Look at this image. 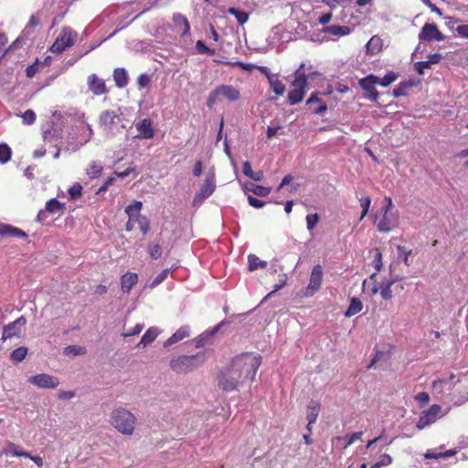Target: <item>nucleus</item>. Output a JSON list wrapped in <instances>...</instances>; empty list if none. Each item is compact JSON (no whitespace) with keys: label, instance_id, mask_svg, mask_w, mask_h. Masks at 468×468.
<instances>
[{"label":"nucleus","instance_id":"f257e3e1","mask_svg":"<svg viewBox=\"0 0 468 468\" xmlns=\"http://www.w3.org/2000/svg\"><path fill=\"white\" fill-rule=\"evenodd\" d=\"M261 364L258 354L246 353L235 357L231 364L220 372L218 386L226 391H232L253 380Z\"/></svg>","mask_w":468,"mask_h":468},{"label":"nucleus","instance_id":"f03ea898","mask_svg":"<svg viewBox=\"0 0 468 468\" xmlns=\"http://www.w3.org/2000/svg\"><path fill=\"white\" fill-rule=\"evenodd\" d=\"M136 422V417L130 410L122 407L112 410L110 414V423L123 435H132Z\"/></svg>","mask_w":468,"mask_h":468},{"label":"nucleus","instance_id":"7ed1b4c3","mask_svg":"<svg viewBox=\"0 0 468 468\" xmlns=\"http://www.w3.org/2000/svg\"><path fill=\"white\" fill-rule=\"evenodd\" d=\"M396 279H383L380 282L377 281V272L372 273L368 280L364 281L363 288L367 290L371 295L379 293L382 299L388 301L393 297L391 290L392 285L395 283Z\"/></svg>","mask_w":468,"mask_h":468},{"label":"nucleus","instance_id":"20e7f679","mask_svg":"<svg viewBox=\"0 0 468 468\" xmlns=\"http://www.w3.org/2000/svg\"><path fill=\"white\" fill-rule=\"evenodd\" d=\"M239 99L240 91L237 87L229 84H221L209 93L207 100V106L212 109L218 101H227L234 102Z\"/></svg>","mask_w":468,"mask_h":468},{"label":"nucleus","instance_id":"39448f33","mask_svg":"<svg viewBox=\"0 0 468 468\" xmlns=\"http://www.w3.org/2000/svg\"><path fill=\"white\" fill-rule=\"evenodd\" d=\"M205 359L206 356L204 353H197L192 356H180L171 360L170 367L177 373H186L198 367L204 363Z\"/></svg>","mask_w":468,"mask_h":468},{"label":"nucleus","instance_id":"423d86ee","mask_svg":"<svg viewBox=\"0 0 468 468\" xmlns=\"http://www.w3.org/2000/svg\"><path fill=\"white\" fill-rule=\"evenodd\" d=\"M387 205L382 208V218L377 223L378 230L388 232L399 226V212L394 208L390 197L385 198Z\"/></svg>","mask_w":468,"mask_h":468},{"label":"nucleus","instance_id":"0eeeda50","mask_svg":"<svg viewBox=\"0 0 468 468\" xmlns=\"http://www.w3.org/2000/svg\"><path fill=\"white\" fill-rule=\"evenodd\" d=\"M307 79L303 71V65L295 71L294 80L291 84V90L288 93V100L292 105L303 101L306 93Z\"/></svg>","mask_w":468,"mask_h":468},{"label":"nucleus","instance_id":"6e6552de","mask_svg":"<svg viewBox=\"0 0 468 468\" xmlns=\"http://www.w3.org/2000/svg\"><path fill=\"white\" fill-rule=\"evenodd\" d=\"M122 122L121 113L119 111L104 110L99 116L100 129L110 137L115 135L118 125Z\"/></svg>","mask_w":468,"mask_h":468},{"label":"nucleus","instance_id":"1a4fd4ad","mask_svg":"<svg viewBox=\"0 0 468 468\" xmlns=\"http://www.w3.org/2000/svg\"><path fill=\"white\" fill-rule=\"evenodd\" d=\"M77 33L69 27H63L53 45L50 51L53 53H61L67 48L74 45L77 39Z\"/></svg>","mask_w":468,"mask_h":468},{"label":"nucleus","instance_id":"9d476101","mask_svg":"<svg viewBox=\"0 0 468 468\" xmlns=\"http://www.w3.org/2000/svg\"><path fill=\"white\" fill-rule=\"evenodd\" d=\"M216 189V180L215 174L213 172H209L204 183L201 185L199 191L194 197L193 205L198 207L202 204V202L210 197Z\"/></svg>","mask_w":468,"mask_h":468},{"label":"nucleus","instance_id":"9b49d317","mask_svg":"<svg viewBox=\"0 0 468 468\" xmlns=\"http://www.w3.org/2000/svg\"><path fill=\"white\" fill-rule=\"evenodd\" d=\"M27 381L38 388H56L60 385V380L58 377L41 373L28 378Z\"/></svg>","mask_w":468,"mask_h":468},{"label":"nucleus","instance_id":"f8f14e48","mask_svg":"<svg viewBox=\"0 0 468 468\" xmlns=\"http://www.w3.org/2000/svg\"><path fill=\"white\" fill-rule=\"evenodd\" d=\"M441 407L438 404H433L430 409L423 411L416 424L419 430L434 423L441 416Z\"/></svg>","mask_w":468,"mask_h":468},{"label":"nucleus","instance_id":"ddd939ff","mask_svg":"<svg viewBox=\"0 0 468 468\" xmlns=\"http://www.w3.org/2000/svg\"><path fill=\"white\" fill-rule=\"evenodd\" d=\"M444 38V35L439 30L438 27L431 23H426L419 34L420 41H442Z\"/></svg>","mask_w":468,"mask_h":468},{"label":"nucleus","instance_id":"4468645a","mask_svg":"<svg viewBox=\"0 0 468 468\" xmlns=\"http://www.w3.org/2000/svg\"><path fill=\"white\" fill-rule=\"evenodd\" d=\"M27 320L24 316L17 318L16 321L5 325L3 329L2 339L6 340L14 336H18L22 329L25 327Z\"/></svg>","mask_w":468,"mask_h":468},{"label":"nucleus","instance_id":"2eb2a0df","mask_svg":"<svg viewBox=\"0 0 468 468\" xmlns=\"http://www.w3.org/2000/svg\"><path fill=\"white\" fill-rule=\"evenodd\" d=\"M323 282V268L321 265H315L311 272L309 284L306 288L307 294L313 295L321 288Z\"/></svg>","mask_w":468,"mask_h":468},{"label":"nucleus","instance_id":"dca6fc26","mask_svg":"<svg viewBox=\"0 0 468 468\" xmlns=\"http://www.w3.org/2000/svg\"><path fill=\"white\" fill-rule=\"evenodd\" d=\"M64 208L65 204L58 201L56 198H52L46 203L45 209L38 212L37 220L44 221L47 218L48 213L56 214L63 211Z\"/></svg>","mask_w":468,"mask_h":468},{"label":"nucleus","instance_id":"f3484780","mask_svg":"<svg viewBox=\"0 0 468 468\" xmlns=\"http://www.w3.org/2000/svg\"><path fill=\"white\" fill-rule=\"evenodd\" d=\"M379 77L375 75H368L359 80L360 87L365 90L367 93H374L372 101H377L378 93L375 89V86L378 83Z\"/></svg>","mask_w":468,"mask_h":468},{"label":"nucleus","instance_id":"a211bd4d","mask_svg":"<svg viewBox=\"0 0 468 468\" xmlns=\"http://www.w3.org/2000/svg\"><path fill=\"white\" fill-rule=\"evenodd\" d=\"M87 83L89 89L94 95H102L106 92L105 82L100 79L96 74H91L88 77Z\"/></svg>","mask_w":468,"mask_h":468},{"label":"nucleus","instance_id":"6ab92c4d","mask_svg":"<svg viewBox=\"0 0 468 468\" xmlns=\"http://www.w3.org/2000/svg\"><path fill=\"white\" fill-rule=\"evenodd\" d=\"M136 130L138 131L136 137L139 139H151L154 135L151 121L149 119H144L139 122L136 124Z\"/></svg>","mask_w":468,"mask_h":468},{"label":"nucleus","instance_id":"aec40b11","mask_svg":"<svg viewBox=\"0 0 468 468\" xmlns=\"http://www.w3.org/2000/svg\"><path fill=\"white\" fill-rule=\"evenodd\" d=\"M221 323L215 325L212 329L203 332L198 337L195 339L196 346L202 347L206 345L211 344V338L219 331Z\"/></svg>","mask_w":468,"mask_h":468},{"label":"nucleus","instance_id":"412c9836","mask_svg":"<svg viewBox=\"0 0 468 468\" xmlns=\"http://www.w3.org/2000/svg\"><path fill=\"white\" fill-rule=\"evenodd\" d=\"M190 335L189 326H181L176 333L173 334L164 344L165 347H168L177 342L188 337Z\"/></svg>","mask_w":468,"mask_h":468},{"label":"nucleus","instance_id":"4be33fe9","mask_svg":"<svg viewBox=\"0 0 468 468\" xmlns=\"http://www.w3.org/2000/svg\"><path fill=\"white\" fill-rule=\"evenodd\" d=\"M0 236L4 237H16V238H27V234L20 229L13 227L8 224H0Z\"/></svg>","mask_w":468,"mask_h":468},{"label":"nucleus","instance_id":"5701e85b","mask_svg":"<svg viewBox=\"0 0 468 468\" xmlns=\"http://www.w3.org/2000/svg\"><path fill=\"white\" fill-rule=\"evenodd\" d=\"M138 282L136 273L126 272L121 277V288L123 292L128 293L133 285Z\"/></svg>","mask_w":468,"mask_h":468},{"label":"nucleus","instance_id":"b1692460","mask_svg":"<svg viewBox=\"0 0 468 468\" xmlns=\"http://www.w3.org/2000/svg\"><path fill=\"white\" fill-rule=\"evenodd\" d=\"M173 22L175 24V27L178 32H180L182 35H187L190 30V26L186 18L181 14H174L173 16Z\"/></svg>","mask_w":468,"mask_h":468},{"label":"nucleus","instance_id":"393cba45","mask_svg":"<svg viewBox=\"0 0 468 468\" xmlns=\"http://www.w3.org/2000/svg\"><path fill=\"white\" fill-rule=\"evenodd\" d=\"M160 333L161 330L155 326L148 328L147 331L142 336V339L138 344V346L145 347L146 346L150 345L156 339Z\"/></svg>","mask_w":468,"mask_h":468},{"label":"nucleus","instance_id":"a878e982","mask_svg":"<svg viewBox=\"0 0 468 468\" xmlns=\"http://www.w3.org/2000/svg\"><path fill=\"white\" fill-rule=\"evenodd\" d=\"M103 170V166L99 161H91L87 165L85 172L90 179L98 178Z\"/></svg>","mask_w":468,"mask_h":468},{"label":"nucleus","instance_id":"bb28decb","mask_svg":"<svg viewBox=\"0 0 468 468\" xmlns=\"http://www.w3.org/2000/svg\"><path fill=\"white\" fill-rule=\"evenodd\" d=\"M382 47H383V41L378 36L372 37L369 39V41L367 43V46H366L367 52L370 55H375V54L378 53L382 49Z\"/></svg>","mask_w":468,"mask_h":468},{"label":"nucleus","instance_id":"cd10ccee","mask_svg":"<svg viewBox=\"0 0 468 468\" xmlns=\"http://www.w3.org/2000/svg\"><path fill=\"white\" fill-rule=\"evenodd\" d=\"M456 454V451L455 450H448V451H445V452H436L435 450H428L425 453H424V458L425 459H435V460H438V459H445V458H449V457H452Z\"/></svg>","mask_w":468,"mask_h":468},{"label":"nucleus","instance_id":"c85d7f7f","mask_svg":"<svg viewBox=\"0 0 468 468\" xmlns=\"http://www.w3.org/2000/svg\"><path fill=\"white\" fill-rule=\"evenodd\" d=\"M324 32L336 37H342L350 34L351 29L349 27L346 26L331 25L326 27L324 29Z\"/></svg>","mask_w":468,"mask_h":468},{"label":"nucleus","instance_id":"c756f323","mask_svg":"<svg viewBox=\"0 0 468 468\" xmlns=\"http://www.w3.org/2000/svg\"><path fill=\"white\" fill-rule=\"evenodd\" d=\"M113 79L116 86L119 88H123L128 84V74L122 68H118L114 70Z\"/></svg>","mask_w":468,"mask_h":468},{"label":"nucleus","instance_id":"7c9ffc66","mask_svg":"<svg viewBox=\"0 0 468 468\" xmlns=\"http://www.w3.org/2000/svg\"><path fill=\"white\" fill-rule=\"evenodd\" d=\"M362 308H363L362 302L359 299L353 297L351 299L348 308L346 309V311L345 313V316L346 317L354 316L356 314L360 313L362 311Z\"/></svg>","mask_w":468,"mask_h":468},{"label":"nucleus","instance_id":"2f4dec72","mask_svg":"<svg viewBox=\"0 0 468 468\" xmlns=\"http://www.w3.org/2000/svg\"><path fill=\"white\" fill-rule=\"evenodd\" d=\"M320 410V404L316 401H311L307 406V420H309V425H313L318 417Z\"/></svg>","mask_w":468,"mask_h":468},{"label":"nucleus","instance_id":"473e14b6","mask_svg":"<svg viewBox=\"0 0 468 468\" xmlns=\"http://www.w3.org/2000/svg\"><path fill=\"white\" fill-rule=\"evenodd\" d=\"M268 82L275 94L282 95L285 92V85L279 80L278 75L269 77Z\"/></svg>","mask_w":468,"mask_h":468},{"label":"nucleus","instance_id":"72a5a7b5","mask_svg":"<svg viewBox=\"0 0 468 468\" xmlns=\"http://www.w3.org/2000/svg\"><path fill=\"white\" fill-rule=\"evenodd\" d=\"M249 271H253L258 269H264L267 267V261L260 260L256 255L250 254L248 256Z\"/></svg>","mask_w":468,"mask_h":468},{"label":"nucleus","instance_id":"f704fd0d","mask_svg":"<svg viewBox=\"0 0 468 468\" xmlns=\"http://www.w3.org/2000/svg\"><path fill=\"white\" fill-rule=\"evenodd\" d=\"M245 188L247 191L252 192L253 194L259 197H267L271 192V189L269 187L258 186L253 183L246 184Z\"/></svg>","mask_w":468,"mask_h":468},{"label":"nucleus","instance_id":"c9c22d12","mask_svg":"<svg viewBox=\"0 0 468 468\" xmlns=\"http://www.w3.org/2000/svg\"><path fill=\"white\" fill-rule=\"evenodd\" d=\"M4 452L5 454H11L16 457H29V453L22 450L20 446H17L12 442H9L5 449Z\"/></svg>","mask_w":468,"mask_h":468},{"label":"nucleus","instance_id":"e433bc0d","mask_svg":"<svg viewBox=\"0 0 468 468\" xmlns=\"http://www.w3.org/2000/svg\"><path fill=\"white\" fill-rule=\"evenodd\" d=\"M243 174L254 181H261L263 178V173L261 171L254 172L250 162L243 164Z\"/></svg>","mask_w":468,"mask_h":468},{"label":"nucleus","instance_id":"4c0bfd02","mask_svg":"<svg viewBox=\"0 0 468 468\" xmlns=\"http://www.w3.org/2000/svg\"><path fill=\"white\" fill-rule=\"evenodd\" d=\"M227 12L229 14L234 16L239 25H244L248 21V19H249V14L248 13H246L244 11H240V10L236 9L234 7H229Z\"/></svg>","mask_w":468,"mask_h":468},{"label":"nucleus","instance_id":"58836bf2","mask_svg":"<svg viewBox=\"0 0 468 468\" xmlns=\"http://www.w3.org/2000/svg\"><path fill=\"white\" fill-rule=\"evenodd\" d=\"M286 283H287L286 274L280 275L279 282L274 285L273 290L265 296L263 301H266L268 298H271L276 292H278L279 290L283 288L286 285Z\"/></svg>","mask_w":468,"mask_h":468},{"label":"nucleus","instance_id":"ea45409f","mask_svg":"<svg viewBox=\"0 0 468 468\" xmlns=\"http://www.w3.org/2000/svg\"><path fill=\"white\" fill-rule=\"evenodd\" d=\"M134 219H135V224L140 229V230L143 233H146L148 231V229H149V221H148V219L145 217L141 216V215H135L134 216Z\"/></svg>","mask_w":468,"mask_h":468},{"label":"nucleus","instance_id":"a19ab883","mask_svg":"<svg viewBox=\"0 0 468 468\" xmlns=\"http://www.w3.org/2000/svg\"><path fill=\"white\" fill-rule=\"evenodd\" d=\"M27 354V349L24 346H21V347L15 349L11 353L10 356H11L12 360L16 361V362H21L26 357Z\"/></svg>","mask_w":468,"mask_h":468},{"label":"nucleus","instance_id":"79ce46f5","mask_svg":"<svg viewBox=\"0 0 468 468\" xmlns=\"http://www.w3.org/2000/svg\"><path fill=\"white\" fill-rule=\"evenodd\" d=\"M11 149L10 147L5 144H0V162L5 164L8 162L11 158Z\"/></svg>","mask_w":468,"mask_h":468},{"label":"nucleus","instance_id":"37998d69","mask_svg":"<svg viewBox=\"0 0 468 468\" xmlns=\"http://www.w3.org/2000/svg\"><path fill=\"white\" fill-rule=\"evenodd\" d=\"M143 204L141 201H134L133 203L130 204L125 208V213L128 216H135L140 215L139 211L142 209Z\"/></svg>","mask_w":468,"mask_h":468},{"label":"nucleus","instance_id":"c03bdc74","mask_svg":"<svg viewBox=\"0 0 468 468\" xmlns=\"http://www.w3.org/2000/svg\"><path fill=\"white\" fill-rule=\"evenodd\" d=\"M360 207H362V212L359 220L361 221L368 213L371 199L369 197H362L360 199Z\"/></svg>","mask_w":468,"mask_h":468},{"label":"nucleus","instance_id":"a18cd8bd","mask_svg":"<svg viewBox=\"0 0 468 468\" xmlns=\"http://www.w3.org/2000/svg\"><path fill=\"white\" fill-rule=\"evenodd\" d=\"M170 272V269H165L163 270L154 280L153 282L150 283L149 287L150 288H154L156 287L157 285H159L163 281H165L168 274Z\"/></svg>","mask_w":468,"mask_h":468},{"label":"nucleus","instance_id":"49530a36","mask_svg":"<svg viewBox=\"0 0 468 468\" xmlns=\"http://www.w3.org/2000/svg\"><path fill=\"white\" fill-rule=\"evenodd\" d=\"M20 116H21V118L23 120V123L26 124V125H31L36 121V113L32 110H27Z\"/></svg>","mask_w":468,"mask_h":468},{"label":"nucleus","instance_id":"de8ad7c7","mask_svg":"<svg viewBox=\"0 0 468 468\" xmlns=\"http://www.w3.org/2000/svg\"><path fill=\"white\" fill-rule=\"evenodd\" d=\"M397 79V74L394 72H388L386 74L383 78H379L378 83L379 85L383 87H388L390 85L393 81H395Z\"/></svg>","mask_w":468,"mask_h":468},{"label":"nucleus","instance_id":"09e8293b","mask_svg":"<svg viewBox=\"0 0 468 468\" xmlns=\"http://www.w3.org/2000/svg\"><path fill=\"white\" fill-rule=\"evenodd\" d=\"M319 221V216L317 213L309 214L306 216V227L309 231H312Z\"/></svg>","mask_w":468,"mask_h":468},{"label":"nucleus","instance_id":"8fccbe9b","mask_svg":"<svg viewBox=\"0 0 468 468\" xmlns=\"http://www.w3.org/2000/svg\"><path fill=\"white\" fill-rule=\"evenodd\" d=\"M65 353L67 355L79 356V355L85 354L86 349L84 347H81L79 346H69L66 347Z\"/></svg>","mask_w":468,"mask_h":468},{"label":"nucleus","instance_id":"3c124183","mask_svg":"<svg viewBox=\"0 0 468 468\" xmlns=\"http://www.w3.org/2000/svg\"><path fill=\"white\" fill-rule=\"evenodd\" d=\"M196 48L199 54L214 55L215 50L208 48L202 40H198L196 43Z\"/></svg>","mask_w":468,"mask_h":468},{"label":"nucleus","instance_id":"603ef678","mask_svg":"<svg viewBox=\"0 0 468 468\" xmlns=\"http://www.w3.org/2000/svg\"><path fill=\"white\" fill-rule=\"evenodd\" d=\"M81 191H82V186H80V184H79V183L74 184L69 189V194L70 196V198L71 199H77L78 197H80Z\"/></svg>","mask_w":468,"mask_h":468},{"label":"nucleus","instance_id":"864d4df0","mask_svg":"<svg viewBox=\"0 0 468 468\" xmlns=\"http://www.w3.org/2000/svg\"><path fill=\"white\" fill-rule=\"evenodd\" d=\"M149 254L154 260L159 259L162 255L161 247L158 244L150 245L149 246Z\"/></svg>","mask_w":468,"mask_h":468},{"label":"nucleus","instance_id":"5fc2aeb1","mask_svg":"<svg viewBox=\"0 0 468 468\" xmlns=\"http://www.w3.org/2000/svg\"><path fill=\"white\" fill-rule=\"evenodd\" d=\"M398 252H399V257L403 259V261L405 262L406 265H409V256L410 255L411 250H407L403 246H399Z\"/></svg>","mask_w":468,"mask_h":468},{"label":"nucleus","instance_id":"6e6d98bb","mask_svg":"<svg viewBox=\"0 0 468 468\" xmlns=\"http://www.w3.org/2000/svg\"><path fill=\"white\" fill-rule=\"evenodd\" d=\"M144 327L143 324H137L133 328L123 333L122 335L124 337L137 335L143 331Z\"/></svg>","mask_w":468,"mask_h":468},{"label":"nucleus","instance_id":"4d7b16f0","mask_svg":"<svg viewBox=\"0 0 468 468\" xmlns=\"http://www.w3.org/2000/svg\"><path fill=\"white\" fill-rule=\"evenodd\" d=\"M391 463H392V457L388 453L382 454L379 457L378 461L377 462V463L378 465H380L381 467L388 466L389 464H391Z\"/></svg>","mask_w":468,"mask_h":468},{"label":"nucleus","instance_id":"13d9d810","mask_svg":"<svg viewBox=\"0 0 468 468\" xmlns=\"http://www.w3.org/2000/svg\"><path fill=\"white\" fill-rule=\"evenodd\" d=\"M415 400L421 406L425 405L430 400V396L427 392H420L415 396Z\"/></svg>","mask_w":468,"mask_h":468},{"label":"nucleus","instance_id":"bf43d9fd","mask_svg":"<svg viewBox=\"0 0 468 468\" xmlns=\"http://www.w3.org/2000/svg\"><path fill=\"white\" fill-rule=\"evenodd\" d=\"M150 76L147 74H141L137 79V84L140 89L146 87L150 83Z\"/></svg>","mask_w":468,"mask_h":468},{"label":"nucleus","instance_id":"052dcab7","mask_svg":"<svg viewBox=\"0 0 468 468\" xmlns=\"http://www.w3.org/2000/svg\"><path fill=\"white\" fill-rule=\"evenodd\" d=\"M39 70V65H38V62L37 61L36 63L28 66L26 69V73H27V76L28 78H32L35 76V74Z\"/></svg>","mask_w":468,"mask_h":468},{"label":"nucleus","instance_id":"680f3d73","mask_svg":"<svg viewBox=\"0 0 468 468\" xmlns=\"http://www.w3.org/2000/svg\"><path fill=\"white\" fill-rule=\"evenodd\" d=\"M414 67L420 75H423L424 69L431 68V66H430L429 62H427V60L417 62Z\"/></svg>","mask_w":468,"mask_h":468},{"label":"nucleus","instance_id":"e2e57ef3","mask_svg":"<svg viewBox=\"0 0 468 468\" xmlns=\"http://www.w3.org/2000/svg\"><path fill=\"white\" fill-rule=\"evenodd\" d=\"M248 201L251 207H256V208H261L264 206L263 201H261L254 197H251V196H249Z\"/></svg>","mask_w":468,"mask_h":468},{"label":"nucleus","instance_id":"0e129e2a","mask_svg":"<svg viewBox=\"0 0 468 468\" xmlns=\"http://www.w3.org/2000/svg\"><path fill=\"white\" fill-rule=\"evenodd\" d=\"M58 399H65V400H69V399H71L75 397V392L74 391H71V390H69V391H59L58 393Z\"/></svg>","mask_w":468,"mask_h":468},{"label":"nucleus","instance_id":"69168bd1","mask_svg":"<svg viewBox=\"0 0 468 468\" xmlns=\"http://www.w3.org/2000/svg\"><path fill=\"white\" fill-rule=\"evenodd\" d=\"M446 384L445 381L443 380H441V379H437V380H434L433 383H432V388H433V390L437 393H441L442 391V387Z\"/></svg>","mask_w":468,"mask_h":468},{"label":"nucleus","instance_id":"338daca9","mask_svg":"<svg viewBox=\"0 0 468 468\" xmlns=\"http://www.w3.org/2000/svg\"><path fill=\"white\" fill-rule=\"evenodd\" d=\"M441 54L434 53L429 56V59L427 60V62H429L430 66H431V64H438L441 61Z\"/></svg>","mask_w":468,"mask_h":468},{"label":"nucleus","instance_id":"774afa93","mask_svg":"<svg viewBox=\"0 0 468 468\" xmlns=\"http://www.w3.org/2000/svg\"><path fill=\"white\" fill-rule=\"evenodd\" d=\"M456 32L459 36L468 38V25H462L457 27Z\"/></svg>","mask_w":468,"mask_h":468}]
</instances>
